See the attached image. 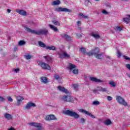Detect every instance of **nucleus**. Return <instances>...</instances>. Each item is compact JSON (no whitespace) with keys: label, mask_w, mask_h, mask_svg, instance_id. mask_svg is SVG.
I'll return each instance as SVG.
<instances>
[{"label":"nucleus","mask_w":130,"mask_h":130,"mask_svg":"<svg viewBox=\"0 0 130 130\" xmlns=\"http://www.w3.org/2000/svg\"><path fill=\"white\" fill-rule=\"evenodd\" d=\"M87 55L88 56H91L94 55L95 58L98 59H103V53L100 52L99 48H94V49L90 50L87 53Z\"/></svg>","instance_id":"f257e3e1"},{"label":"nucleus","mask_w":130,"mask_h":130,"mask_svg":"<svg viewBox=\"0 0 130 130\" xmlns=\"http://www.w3.org/2000/svg\"><path fill=\"white\" fill-rule=\"evenodd\" d=\"M63 113L65 114V115H69L71 117H74V118H75L76 119L80 117L79 114H78L76 112H75L73 111H71L70 110H66L63 111Z\"/></svg>","instance_id":"f03ea898"},{"label":"nucleus","mask_w":130,"mask_h":130,"mask_svg":"<svg viewBox=\"0 0 130 130\" xmlns=\"http://www.w3.org/2000/svg\"><path fill=\"white\" fill-rule=\"evenodd\" d=\"M61 100L64 102H71L73 103L74 100V99L71 96V95H64L61 98Z\"/></svg>","instance_id":"7ed1b4c3"},{"label":"nucleus","mask_w":130,"mask_h":130,"mask_svg":"<svg viewBox=\"0 0 130 130\" xmlns=\"http://www.w3.org/2000/svg\"><path fill=\"white\" fill-rule=\"evenodd\" d=\"M48 34V30L46 28L41 29L38 31L36 30L35 35H45L46 36Z\"/></svg>","instance_id":"20e7f679"},{"label":"nucleus","mask_w":130,"mask_h":130,"mask_svg":"<svg viewBox=\"0 0 130 130\" xmlns=\"http://www.w3.org/2000/svg\"><path fill=\"white\" fill-rule=\"evenodd\" d=\"M116 100L118 103H120V104H122V105H124V106H127V103L125 102V101L122 97L118 95L116 96Z\"/></svg>","instance_id":"39448f33"},{"label":"nucleus","mask_w":130,"mask_h":130,"mask_svg":"<svg viewBox=\"0 0 130 130\" xmlns=\"http://www.w3.org/2000/svg\"><path fill=\"white\" fill-rule=\"evenodd\" d=\"M38 64L41 66L42 69H43L44 70H47L48 71H49L50 70H51V68L48 64H47L45 62H39Z\"/></svg>","instance_id":"423d86ee"},{"label":"nucleus","mask_w":130,"mask_h":130,"mask_svg":"<svg viewBox=\"0 0 130 130\" xmlns=\"http://www.w3.org/2000/svg\"><path fill=\"white\" fill-rule=\"evenodd\" d=\"M68 69L70 71H72V73H73V74H77L78 73H79V70H78V69H76V66L72 63H70Z\"/></svg>","instance_id":"0eeeda50"},{"label":"nucleus","mask_w":130,"mask_h":130,"mask_svg":"<svg viewBox=\"0 0 130 130\" xmlns=\"http://www.w3.org/2000/svg\"><path fill=\"white\" fill-rule=\"evenodd\" d=\"M79 112H81L82 113H83V114H86V115H88L89 116H90L92 117V118H95V117L92 115V114H91V113L86 111L84 109H80L79 110Z\"/></svg>","instance_id":"6e6552de"},{"label":"nucleus","mask_w":130,"mask_h":130,"mask_svg":"<svg viewBox=\"0 0 130 130\" xmlns=\"http://www.w3.org/2000/svg\"><path fill=\"white\" fill-rule=\"evenodd\" d=\"M56 12H67L68 13H71L72 11L71 10L68 9L67 8H63L62 7H58L55 9Z\"/></svg>","instance_id":"1a4fd4ad"},{"label":"nucleus","mask_w":130,"mask_h":130,"mask_svg":"<svg viewBox=\"0 0 130 130\" xmlns=\"http://www.w3.org/2000/svg\"><path fill=\"white\" fill-rule=\"evenodd\" d=\"M31 107H36V105L32 102H28L25 107V109L29 110Z\"/></svg>","instance_id":"9d476101"},{"label":"nucleus","mask_w":130,"mask_h":130,"mask_svg":"<svg viewBox=\"0 0 130 130\" xmlns=\"http://www.w3.org/2000/svg\"><path fill=\"white\" fill-rule=\"evenodd\" d=\"M61 37L66 39V41H71V40H73V38L71 37V36L66 34H62L60 35Z\"/></svg>","instance_id":"9b49d317"},{"label":"nucleus","mask_w":130,"mask_h":130,"mask_svg":"<svg viewBox=\"0 0 130 130\" xmlns=\"http://www.w3.org/2000/svg\"><path fill=\"white\" fill-rule=\"evenodd\" d=\"M29 125H31V126H35L37 127L38 129H41L42 127H41V125L40 123H36V122H30L28 123Z\"/></svg>","instance_id":"f8f14e48"},{"label":"nucleus","mask_w":130,"mask_h":130,"mask_svg":"<svg viewBox=\"0 0 130 130\" xmlns=\"http://www.w3.org/2000/svg\"><path fill=\"white\" fill-rule=\"evenodd\" d=\"M24 29L26 31V32H28V33H31V34H35L36 30L31 29V28L28 27L27 26H24Z\"/></svg>","instance_id":"ddd939ff"},{"label":"nucleus","mask_w":130,"mask_h":130,"mask_svg":"<svg viewBox=\"0 0 130 130\" xmlns=\"http://www.w3.org/2000/svg\"><path fill=\"white\" fill-rule=\"evenodd\" d=\"M89 79L90 81L92 82H94L95 83H103V80L96 78L95 77H90Z\"/></svg>","instance_id":"4468645a"},{"label":"nucleus","mask_w":130,"mask_h":130,"mask_svg":"<svg viewBox=\"0 0 130 130\" xmlns=\"http://www.w3.org/2000/svg\"><path fill=\"white\" fill-rule=\"evenodd\" d=\"M61 52H62V53H63V55H62V54H61L60 53H58V54L61 58L63 57V56H64V57H67L68 58H69L70 57V55L68 54V53H67L66 52L62 51Z\"/></svg>","instance_id":"2eb2a0df"},{"label":"nucleus","mask_w":130,"mask_h":130,"mask_svg":"<svg viewBox=\"0 0 130 130\" xmlns=\"http://www.w3.org/2000/svg\"><path fill=\"white\" fill-rule=\"evenodd\" d=\"M45 119L46 120H55V119H56V117H55V116L53 115H50L46 116L45 117Z\"/></svg>","instance_id":"dca6fc26"},{"label":"nucleus","mask_w":130,"mask_h":130,"mask_svg":"<svg viewBox=\"0 0 130 130\" xmlns=\"http://www.w3.org/2000/svg\"><path fill=\"white\" fill-rule=\"evenodd\" d=\"M16 99L17 100V105H21V102L24 100V98L21 95L16 96Z\"/></svg>","instance_id":"f3484780"},{"label":"nucleus","mask_w":130,"mask_h":130,"mask_svg":"<svg viewBox=\"0 0 130 130\" xmlns=\"http://www.w3.org/2000/svg\"><path fill=\"white\" fill-rule=\"evenodd\" d=\"M57 88L61 92H63V93H66V94H68V93H69V90H68V89L64 88V87H63L59 86L57 87Z\"/></svg>","instance_id":"a211bd4d"},{"label":"nucleus","mask_w":130,"mask_h":130,"mask_svg":"<svg viewBox=\"0 0 130 130\" xmlns=\"http://www.w3.org/2000/svg\"><path fill=\"white\" fill-rule=\"evenodd\" d=\"M16 12L19 14V15H21L22 16L27 15V12H26V11H24L23 10H20L19 9H17L16 10Z\"/></svg>","instance_id":"6ab92c4d"},{"label":"nucleus","mask_w":130,"mask_h":130,"mask_svg":"<svg viewBox=\"0 0 130 130\" xmlns=\"http://www.w3.org/2000/svg\"><path fill=\"white\" fill-rule=\"evenodd\" d=\"M41 83H43V84H47L48 83V79L47 78V77H41Z\"/></svg>","instance_id":"aec40b11"},{"label":"nucleus","mask_w":130,"mask_h":130,"mask_svg":"<svg viewBox=\"0 0 130 130\" xmlns=\"http://www.w3.org/2000/svg\"><path fill=\"white\" fill-rule=\"evenodd\" d=\"M90 36H92L94 38H95L96 39H99L100 38V36L98 34H96V32H91L90 34Z\"/></svg>","instance_id":"412c9836"},{"label":"nucleus","mask_w":130,"mask_h":130,"mask_svg":"<svg viewBox=\"0 0 130 130\" xmlns=\"http://www.w3.org/2000/svg\"><path fill=\"white\" fill-rule=\"evenodd\" d=\"M4 116L6 119H8V120H10L13 118V117L12 116V115L8 114L7 113H5L4 115Z\"/></svg>","instance_id":"4be33fe9"},{"label":"nucleus","mask_w":130,"mask_h":130,"mask_svg":"<svg viewBox=\"0 0 130 130\" xmlns=\"http://www.w3.org/2000/svg\"><path fill=\"white\" fill-rule=\"evenodd\" d=\"M126 17H127L128 18H126V17L124 18L123 21H124V22H125V23H126V24H128L129 23V21H130V15H126Z\"/></svg>","instance_id":"5701e85b"},{"label":"nucleus","mask_w":130,"mask_h":130,"mask_svg":"<svg viewBox=\"0 0 130 130\" xmlns=\"http://www.w3.org/2000/svg\"><path fill=\"white\" fill-rule=\"evenodd\" d=\"M49 26L50 29H51L52 30H53V31H54L55 32H56L57 31H58V29H57V27L53 26V25L49 24Z\"/></svg>","instance_id":"b1692460"},{"label":"nucleus","mask_w":130,"mask_h":130,"mask_svg":"<svg viewBox=\"0 0 130 130\" xmlns=\"http://www.w3.org/2000/svg\"><path fill=\"white\" fill-rule=\"evenodd\" d=\"M46 49H49V50H56V48L54 46H46Z\"/></svg>","instance_id":"393cba45"},{"label":"nucleus","mask_w":130,"mask_h":130,"mask_svg":"<svg viewBox=\"0 0 130 130\" xmlns=\"http://www.w3.org/2000/svg\"><path fill=\"white\" fill-rule=\"evenodd\" d=\"M44 58L46 59V61L48 62H51V61L52 59H51V57H49V56H44Z\"/></svg>","instance_id":"a878e982"},{"label":"nucleus","mask_w":130,"mask_h":130,"mask_svg":"<svg viewBox=\"0 0 130 130\" xmlns=\"http://www.w3.org/2000/svg\"><path fill=\"white\" fill-rule=\"evenodd\" d=\"M60 4V1L56 0V1L53 2L52 5V6H58V5H59Z\"/></svg>","instance_id":"bb28decb"},{"label":"nucleus","mask_w":130,"mask_h":130,"mask_svg":"<svg viewBox=\"0 0 130 130\" xmlns=\"http://www.w3.org/2000/svg\"><path fill=\"white\" fill-rule=\"evenodd\" d=\"M38 44L39 46H40V47H43V48H44V47H46V45H45V44L41 41H39Z\"/></svg>","instance_id":"cd10ccee"},{"label":"nucleus","mask_w":130,"mask_h":130,"mask_svg":"<svg viewBox=\"0 0 130 130\" xmlns=\"http://www.w3.org/2000/svg\"><path fill=\"white\" fill-rule=\"evenodd\" d=\"M79 50H80V51H81L82 54H86V53L87 54H87L88 52L86 53V48H83V47H82V48H80L79 49Z\"/></svg>","instance_id":"c85d7f7f"},{"label":"nucleus","mask_w":130,"mask_h":130,"mask_svg":"<svg viewBox=\"0 0 130 130\" xmlns=\"http://www.w3.org/2000/svg\"><path fill=\"white\" fill-rule=\"evenodd\" d=\"M111 123L112 122L109 119H107L104 122V123H105L106 125H109L110 124H111Z\"/></svg>","instance_id":"c756f323"},{"label":"nucleus","mask_w":130,"mask_h":130,"mask_svg":"<svg viewBox=\"0 0 130 130\" xmlns=\"http://www.w3.org/2000/svg\"><path fill=\"white\" fill-rule=\"evenodd\" d=\"M52 22L53 23V24H54V25H56V26H60V23H59L58 21L53 20L52 21Z\"/></svg>","instance_id":"7c9ffc66"},{"label":"nucleus","mask_w":130,"mask_h":130,"mask_svg":"<svg viewBox=\"0 0 130 130\" xmlns=\"http://www.w3.org/2000/svg\"><path fill=\"white\" fill-rule=\"evenodd\" d=\"M54 79H55V80H56L57 81H58V80H61V77L57 75H55L54 76Z\"/></svg>","instance_id":"2f4dec72"},{"label":"nucleus","mask_w":130,"mask_h":130,"mask_svg":"<svg viewBox=\"0 0 130 130\" xmlns=\"http://www.w3.org/2000/svg\"><path fill=\"white\" fill-rule=\"evenodd\" d=\"M100 92H107V88H104L101 87V89L99 90Z\"/></svg>","instance_id":"473e14b6"},{"label":"nucleus","mask_w":130,"mask_h":130,"mask_svg":"<svg viewBox=\"0 0 130 130\" xmlns=\"http://www.w3.org/2000/svg\"><path fill=\"white\" fill-rule=\"evenodd\" d=\"M99 104H100V102H99V101H95L92 103V105H99Z\"/></svg>","instance_id":"72a5a7b5"},{"label":"nucleus","mask_w":130,"mask_h":130,"mask_svg":"<svg viewBox=\"0 0 130 130\" xmlns=\"http://www.w3.org/2000/svg\"><path fill=\"white\" fill-rule=\"evenodd\" d=\"M115 30H116L117 31H121L122 30V28H121V26H116L115 28Z\"/></svg>","instance_id":"f704fd0d"},{"label":"nucleus","mask_w":130,"mask_h":130,"mask_svg":"<svg viewBox=\"0 0 130 130\" xmlns=\"http://www.w3.org/2000/svg\"><path fill=\"white\" fill-rule=\"evenodd\" d=\"M79 15L81 16V17H82V18H84V19H88L89 18V17H88L86 15H84V14H80Z\"/></svg>","instance_id":"c9c22d12"},{"label":"nucleus","mask_w":130,"mask_h":130,"mask_svg":"<svg viewBox=\"0 0 130 130\" xmlns=\"http://www.w3.org/2000/svg\"><path fill=\"white\" fill-rule=\"evenodd\" d=\"M25 43H26V42H25V41H20L19 42L18 44H19V45L22 46V45H24L25 44Z\"/></svg>","instance_id":"e433bc0d"},{"label":"nucleus","mask_w":130,"mask_h":130,"mask_svg":"<svg viewBox=\"0 0 130 130\" xmlns=\"http://www.w3.org/2000/svg\"><path fill=\"white\" fill-rule=\"evenodd\" d=\"M109 84L111 85L112 87H115L116 86V84L113 81L110 82Z\"/></svg>","instance_id":"4c0bfd02"},{"label":"nucleus","mask_w":130,"mask_h":130,"mask_svg":"<svg viewBox=\"0 0 130 130\" xmlns=\"http://www.w3.org/2000/svg\"><path fill=\"white\" fill-rule=\"evenodd\" d=\"M73 88L76 91H77V90H78V88H79V86L78 85V84H74Z\"/></svg>","instance_id":"58836bf2"},{"label":"nucleus","mask_w":130,"mask_h":130,"mask_svg":"<svg viewBox=\"0 0 130 130\" xmlns=\"http://www.w3.org/2000/svg\"><path fill=\"white\" fill-rule=\"evenodd\" d=\"M26 59H30L32 57L31 55H27L25 56Z\"/></svg>","instance_id":"ea45409f"},{"label":"nucleus","mask_w":130,"mask_h":130,"mask_svg":"<svg viewBox=\"0 0 130 130\" xmlns=\"http://www.w3.org/2000/svg\"><path fill=\"white\" fill-rule=\"evenodd\" d=\"M117 56L118 58L121 56V53L119 51H117Z\"/></svg>","instance_id":"a19ab883"},{"label":"nucleus","mask_w":130,"mask_h":130,"mask_svg":"<svg viewBox=\"0 0 130 130\" xmlns=\"http://www.w3.org/2000/svg\"><path fill=\"white\" fill-rule=\"evenodd\" d=\"M85 121H86V120H85V118H82L80 119L81 123H85Z\"/></svg>","instance_id":"79ce46f5"},{"label":"nucleus","mask_w":130,"mask_h":130,"mask_svg":"<svg viewBox=\"0 0 130 130\" xmlns=\"http://www.w3.org/2000/svg\"><path fill=\"white\" fill-rule=\"evenodd\" d=\"M77 38H82V35L80 34H76Z\"/></svg>","instance_id":"37998d69"},{"label":"nucleus","mask_w":130,"mask_h":130,"mask_svg":"<svg viewBox=\"0 0 130 130\" xmlns=\"http://www.w3.org/2000/svg\"><path fill=\"white\" fill-rule=\"evenodd\" d=\"M7 99L10 102H13V99L11 96L7 97Z\"/></svg>","instance_id":"c03bdc74"},{"label":"nucleus","mask_w":130,"mask_h":130,"mask_svg":"<svg viewBox=\"0 0 130 130\" xmlns=\"http://www.w3.org/2000/svg\"><path fill=\"white\" fill-rule=\"evenodd\" d=\"M102 13L104 15H108V12L106 11L105 10H103Z\"/></svg>","instance_id":"a18cd8bd"},{"label":"nucleus","mask_w":130,"mask_h":130,"mask_svg":"<svg viewBox=\"0 0 130 130\" xmlns=\"http://www.w3.org/2000/svg\"><path fill=\"white\" fill-rule=\"evenodd\" d=\"M107 99L108 100V101H111V100H112V97L108 96Z\"/></svg>","instance_id":"49530a36"},{"label":"nucleus","mask_w":130,"mask_h":130,"mask_svg":"<svg viewBox=\"0 0 130 130\" xmlns=\"http://www.w3.org/2000/svg\"><path fill=\"white\" fill-rule=\"evenodd\" d=\"M123 57L125 59H126V60H130V58L129 57H128L127 56H125L124 55L123 56Z\"/></svg>","instance_id":"de8ad7c7"},{"label":"nucleus","mask_w":130,"mask_h":130,"mask_svg":"<svg viewBox=\"0 0 130 130\" xmlns=\"http://www.w3.org/2000/svg\"><path fill=\"white\" fill-rule=\"evenodd\" d=\"M125 67L129 71H130V64H126Z\"/></svg>","instance_id":"09e8293b"},{"label":"nucleus","mask_w":130,"mask_h":130,"mask_svg":"<svg viewBox=\"0 0 130 130\" xmlns=\"http://www.w3.org/2000/svg\"><path fill=\"white\" fill-rule=\"evenodd\" d=\"M89 4H90V1H86L85 2V6H88L89 5Z\"/></svg>","instance_id":"8fccbe9b"},{"label":"nucleus","mask_w":130,"mask_h":130,"mask_svg":"<svg viewBox=\"0 0 130 130\" xmlns=\"http://www.w3.org/2000/svg\"><path fill=\"white\" fill-rule=\"evenodd\" d=\"M5 99L4 98L0 96V101L3 102V101H5Z\"/></svg>","instance_id":"3c124183"},{"label":"nucleus","mask_w":130,"mask_h":130,"mask_svg":"<svg viewBox=\"0 0 130 130\" xmlns=\"http://www.w3.org/2000/svg\"><path fill=\"white\" fill-rule=\"evenodd\" d=\"M20 71V70L19 69H16L14 70V72H16V73H19Z\"/></svg>","instance_id":"603ef678"},{"label":"nucleus","mask_w":130,"mask_h":130,"mask_svg":"<svg viewBox=\"0 0 130 130\" xmlns=\"http://www.w3.org/2000/svg\"><path fill=\"white\" fill-rule=\"evenodd\" d=\"M8 130H16V129H14V127H11L10 128H9Z\"/></svg>","instance_id":"864d4df0"},{"label":"nucleus","mask_w":130,"mask_h":130,"mask_svg":"<svg viewBox=\"0 0 130 130\" xmlns=\"http://www.w3.org/2000/svg\"><path fill=\"white\" fill-rule=\"evenodd\" d=\"M77 24L78 25H81V21H77Z\"/></svg>","instance_id":"5fc2aeb1"},{"label":"nucleus","mask_w":130,"mask_h":130,"mask_svg":"<svg viewBox=\"0 0 130 130\" xmlns=\"http://www.w3.org/2000/svg\"><path fill=\"white\" fill-rule=\"evenodd\" d=\"M18 48L17 47H14V51H17Z\"/></svg>","instance_id":"6e6d98bb"},{"label":"nucleus","mask_w":130,"mask_h":130,"mask_svg":"<svg viewBox=\"0 0 130 130\" xmlns=\"http://www.w3.org/2000/svg\"><path fill=\"white\" fill-rule=\"evenodd\" d=\"M7 12H8V13H11V10L8 9Z\"/></svg>","instance_id":"4d7b16f0"},{"label":"nucleus","mask_w":130,"mask_h":130,"mask_svg":"<svg viewBox=\"0 0 130 130\" xmlns=\"http://www.w3.org/2000/svg\"><path fill=\"white\" fill-rule=\"evenodd\" d=\"M127 77H128V78H130V74H127Z\"/></svg>","instance_id":"13d9d810"},{"label":"nucleus","mask_w":130,"mask_h":130,"mask_svg":"<svg viewBox=\"0 0 130 130\" xmlns=\"http://www.w3.org/2000/svg\"><path fill=\"white\" fill-rule=\"evenodd\" d=\"M122 2H127L128 1V0H121Z\"/></svg>","instance_id":"bf43d9fd"},{"label":"nucleus","mask_w":130,"mask_h":130,"mask_svg":"<svg viewBox=\"0 0 130 130\" xmlns=\"http://www.w3.org/2000/svg\"><path fill=\"white\" fill-rule=\"evenodd\" d=\"M96 92H97V90H93V92H94V93H96Z\"/></svg>","instance_id":"052dcab7"},{"label":"nucleus","mask_w":130,"mask_h":130,"mask_svg":"<svg viewBox=\"0 0 130 130\" xmlns=\"http://www.w3.org/2000/svg\"><path fill=\"white\" fill-rule=\"evenodd\" d=\"M107 57H108V58H109V59H110V58H111L110 56H108Z\"/></svg>","instance_id":"680f3d73"},{"label":"nucleus","mask_w":130,"mask_h":130,"mask_svg":"<svg viewBox=\"0 0 130 130\" xmlns=\"http://www.w3.org/2000/svg\"><path fill=\"white\" fill-rule=\"evenodd\" d=\"M96 2H99V0H95Z\"/></svg>","instance_id":"e2e57ef3"},{"label":"nucleus","mask_w":130,"mask_h":130,"mask_svg":"<svg viewBox=\"0 0 130 130\" xmlns=\"http://www.w3.org/2000/svg\"><path fill=\"white\" fill-rule=\"evenodd\" d=\"M98 88H99V86H98Z\"/></svg>","instance_id":"0e129e2a"}]
</instances>
